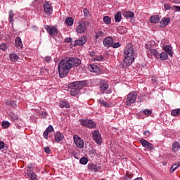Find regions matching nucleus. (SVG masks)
<instances>
[{
    "label": "nucleus",
    "mask_w": 180,
    "mask_h": 180,
    "mask_svg": "<svg viewBox=\"0 0 180 180\" xmlns=\"http://www.w3.org/2000/svg\"><path fill=\"white\" fill-rule=\"evenodd\" d=\"M80 64L81 60L74 57L66 58L60 60L58 66L59 77L60 78L67 77L72 68H75V67H78Z\"/></svg>",
    "instance_id": "obj_1"
},
{
    "label": "nucleus",
    "mask_w": 180,
    "mask_h": 180,
    "mask_svg": "<svg viewBox=\"0 0 180 180\" xmlns=\"http://www.w3.org/2000/svg\"><path fill=\"white\" fill-rule=\"evenodd\" d=\"M124 57L122 65L124 68H127V67H130L134 61V49H133L131 44H129L127 45L124 51Z\"/></svg>",
    "instance_id": "obj_2"
},
{
    "label": "nucleus",
    "mask_w": 180,
    "mask_h": 180,
    "mask_svg": "<svg viewBox=\"0 0 180 180\" xmlns=\"http://www.w3.org/2000/svg\"><path fill=\"white\" fill-rule=\"evenodd\" d=\"M86 85V81H82V82H74L70 84V95L72 96H76L79 94V91L84 88Z\"/></svg>",
    "instance_id": "obj_3"
},
{
    "label": "nucleus",
    "mask_w": 180,
    "mask_h": 180,
    "mask_svg": "<svg viewBox=\"0 0 180 180\" xmlns=\"http://www.w3.org/2000/svg\"><path fill=\"white\" fill-rule=\"evenodd\" d=\"M136 99H137V93L132 91L126 96L124 102L126 106H131L133 103H136Z\"/></svg>",
    "instance_id": "obj_4"
},
{
    "label": "nucleus",
    "mask_w": 180,
    "mask_h": 180,
    "mask_svg": "<svg viewBox=\"0 0 180 180\" xmlns=\"http://www.w3.org/2000/svg\"><path fill=\"white\" fill-rule=\"evenodd\" d=\"M89 26V22L85 20H82L79 22L78 26L76 27L77 33L82 34L86 32V27Z\"/></svg>",
    "instance_id": "obj_5"
},
{
    "label": "nucleus",
    "mask_w": 180,
    "mask_h": 180,
    "mask_svg": "<svg viewBox=\"0 0 180 180\" xmlns=\"http://www.w3.org/2000/svg\"><path fill=\"white\" fill-rule=\"evenodd\" d=\"M80 124L84 127H88V129H95L96 124L91 120H79Z\"/></svg>",
    "instance_id": "obj_6"
},
{
    "label": "nucleus",
    "mask_w": 180,
    "mask_h": 180,
    "mask_svg": "<svg viewBox=\"0 0 180 180\" xmlns=\"http://www.w3.org/2000/svg\"><path fill=\"white\" fill-rule=\"evenodd\" d=\"M44 29L46 30V32L51 36V37H54L55 36H57L58 34V29H57L54 26H50V25H45Z\"/></svg>",
    "instance_id": "obj_7"
},
{
    "label": "nucleus",
    "mask_w": 180,
    "mask_h": 180,
    "mask_svg": "<svg viewBox=\"0 0 180 180\" xmlns=\"http://www.w3.org/2000/svg\"><path fill=\"white\" fill-rule=\"evenodd\" d=\"M146 49L148 51V56L150 58V53L153 55V57H155V58H158L160 53H158V51H156L155 49H153L151 47V45L150 44H146Z\"/></svg>",
    "instance_id": "obj_8"
},
{
    "label": "nucleus",
    "mask_w": 180,
    "mask_h": 180,
    "mask_svg": "<svg viewBox=\"0 0 180 180\" xmlns=\"http://www.w3.org/2000/svg\"><path fill=\"white\" fill-rule=\"evenodd\" d=\"M140 143L141 146H143V147L145 148H147L148 151H153V150H154V145L147 141L146 139H141Z\"/></svg>",
    "instance_id": "obj_9"
},
{
    "label": "nucleus",
    "mask_w": 180,
    "mask_h": 180,
    "mask_svg": "<svg viewBox=\"0 0 180 180\" xmlns=\"http://www.w3.org/2000/svg\"><path fill=\"white\" fill-rule=\"evenodd\" d=\"M73 139L77 147L79 148H84V140L79 138L78 135H74Z\"/></svg>",
    "instance_id": "obj_10"
},
{
    "label": "nucleus",
    "mask_w": 180,
    "mask_h": 180,
    "mask_svg": "<svg viewBox=\"0 0 180 180\" xmlns=\"http://www.w3.org/2000/svg\"><path fill=\"white\" fill-rule=\"evenodd\" d=\"M44 11L46 13V15L50 16V15L53 13V6L49 4V2H45L44 4Z\"/></svg>",
    "instance_id": "obj_11"
},
{
    "label": "nucleus",
    "mask_w": 180,
    "mask_h": 180,
    "mask_svg": "<svg viewBox=\"0 0 180 180\" xmlns=\"http://www.w3.org/2000/svg\"><path fill=\"white\" fill-rule=\"evenodd\" d=\"M100 91L101 94H105V91H108L109 84L105 80H101L99 84Z\"/></svg>",
    "instance_id": "obj_12"
},
{
    "label": "nucleus",
    "mask_w": 180,
    "mask_h": 180,
    "mask_svg": "<svg viewBox=\"0 0 180 180\" xmlns=\"http://www.w3.org/2000/svg\"><path fill=\"white\" fill-rule=\"evenodd\" d=\"M93 139L98 144H102V136H101V134L99 131H94L93 133Z\"/></svg>",
    "instance_id": "obj_13"
},
{
    "label": "nucleus",
    "mask_w": 180,
    "mask_h": 180,
    "mask_svg": "<svg viewBox=\"0 0 180 180\" xmlns=\"http://www.w3.org/2000/svg\"><path fill=\"white\" fill-rule=\"evenodd\" d=\"M103 45L108 49L112 47L113 46V38L110 37H105L103 40Z\"/></svg>",
    "instance_id": "obj_14"
},
{
    "label": "nucleus",
    "mask_w": 180,
    "mask_h": 180,
    "mask_svg": "<svg viewBox=\"0 0 180 180\" xmlns=\"http://www.w3.org/2000/svg\"><path fill=\"white\" fill-rule=\"evenodd\" d=\"M85 43H86V37L83 36L79 39L75 41L74 46L77 47V46H84Z\"/></svg>",
    "instance_id": "obj_15"
},
{
    "label": "nucleus",
    "mask_w": 180,
    "mask_h": 180,
    "mask_svg": "<svg viewBox=\"0 0 180 180\" xmlns=\"http://www.w3.org/2000/svg\"><path fill=\"white\" fill-rule=\"evenodd\" d=\"M64 140V134L60 131H57L55 134V141L56 143H60V141Z\"/></svg>",
    "instance_id": "obj_16"
},
{
    "label": "nucleus",
    "mask_w": 180,
    "mask_h": 180,
    "mask_svg": "<svg viewBox=\"0 0 180 180\" xmlns=\"http://www.w3.org/2000/svg\"><path fill=\"white\" fill-rule=\"evenodd\" d=\"M89 169L91 171H93L94 172H98L99 169H101V167L94 163H89L88 165Z\"/></svg>",
    "instance_id": "obj_17"
},
{
    "label": "nucleus",
    "mask_w": 180,
    "mask_h": 180,
    "mask_svg": "<svg viewBox=\"0 0 180 180\" xmlns=\"http://www.w3.org/2000/svg\"><path fill=\"white\" fill-rule=\"evenodd\" d=\"M106 36V32L105 31L98 30L95 32L96 39H103Z\"/></svg>",
    "instance_id": "obj_18"
},
{
    "label": "nucleus",
    "mask_w": 180,
    "mask_h": 180,
    "mask_svg": "<svg viewBox=\"0 0 180 180\" xmlns=\"http://www.w3.org/2000/svg\"><path fill=\"white\" fill-rule=\"evenodd\" d=\"M15 47H17V49L23 48V44L22 43V39H20V37H16L15 40Z\"/></svg>",
    "instance_id": "obj_19"
},
{
    "label": "nucleus",
    "mask_w": 180,
    "mask_h": 180,
    "mask_svg": "<svg viewBox=\"0 0 180 180\" xmlns=\"http://www.w3.org/2000/svg\"><path fill=\"white\" fill-rule=\"evenodd\" d=\"M170 21L171 19L169 18H163L160 22V27H165V26H167Z\"/></svg>",
    "instance_id": "obj_20"
},
{
    "label": "nucleus",
    "mask_w": 180,
    "mask_h": 180,
    "mask_svg": "<svg viewBox=\"0 0 180 180\" xmlns=\"http://www.w3.org/2000/svg\"><path fill=\"white\" fill-rule=\"evenodd\" d=\"M163 50L165 53H167V54H169V56H170V57H172V47H171V46L167 45L164 46Z\"/></svg>",
    "instance_id": "obj_21"
},
{
    "label": "nucleus",
    "mask_w": 180,
    "mask_h": 180,
    "mask_svg": "<svg viewBox=\"0 0 180 180\" xmlns=\"http://www.w3.org/2000/svg\"><path fill=\"white\" fill-rule=\"evenodd\" d=\"M117 30L120 34H125V33H127V28H126V27L120 26L117 27Z\"/></svg>",
    "instance_id": "obj_22"
},
{
    "label": "nucleus",
    "mask_w": 180,
    "mask_h": 180,
    "mask_svg": "<svg viewBox=\"0 0 180 180\" xmlns=\"http://www.w3.org/2000/svg\"><path fill=\"white\" fill-rule=\"evenodd\" d=\"M65 23L68 26H72L74 25V18L72 17H68L65 19Z\"/></svg>",
    "instance_id": "obj_23"
},
{
    "label": "nucleus",
    "mask_w": 180,
    "mask_h": 180,
    "mask_svg": "<svg viewBox=\"0 0 180 180\" xmlns=\"http://www.w3.org/2000/svg\"><path fill=\"white\" fill-rule=\"evenodd\" d=\"M158 58H160L161 60H168V53L167 52H162L160 54L159 53Z\"/></svg>",
    "instance_id": "obj_24"
},
{
    "label": "nucleus",
    "mask_w": 180,
    "mask_h": 180,
    "mask_svg": "<svg viewBox=\"0 0 180 180\" xmlns=\"http://www.w3.org/2000/svg\"><path fill=\"white\" fill-rule=\"evenodd\" d=\"M14 16L15 13H13V11L11 10L8 13V20L10 23H13V22H15L13 20Z\"/></svg>",
    "instance_id": "obj_25"
},
{
    "label": "nucleus",
    "mask_w": 180,
    "mask_h": 180,
    "mask_svg": "<svg viewBox=\"0 0 180 180\" xmlns=\"http://www.w3.org/2000/svg\"><path fill=\"white\" fill-rule=\"evenodd\" d=\"M151 23H158L160 22V17L158 15H153L150 18Z\"/></svg>",
    "instance_id": "obj_26"
},
{
    "label": "nucleus",
    "mask_w": 180,
    "mask_h": 180,
    "mask_svg": "<svg viewBox=\"0 0 180 180\" xmlns=\"http://www.w3.org/2000/svg\"><path fill=\"white\" fill-rule=\"evenodd\" d=\"M179 148H180L179 143L174 142L172 145V151H174V153H176V151H179Z\"/></svg>",
    "instance_id": "obj_27"
},
{
    "label": "nucleus",
    "mask_w": 180,
    "mask_h": 180,
    "mask_svg": "<svg viewBox=\"0 0 180 180\" xmlns=\"http://www.w3.org/2000/svg\"><path fill=\"white\" fill-rule=\"evenodd\" d=\"M122 20V12L118 11L115 16V21L118 22Z\"/></svg>",
    "instance_id": "obj_28"
},
{
    "label": "nucleus",
    "mask_w": 180,
    "mask_h": 180,
    "mask_svg": "<svg viewBox=\"0 0 180 180\" xmlns=\"http://www.w3.org/2000/svg\"><path fill=\"white\" fill-rule=\"evenodd\" d=\"M123 15L124 18H133V16H134V13L131 11H124Z\"/></svg>",
    "instance_id": "obj_29"
},
{
    "label": "nucleus",
    "mask_w": 180,
    "mask_h": 180,
    "mask_svg": "<svg viewBox=\"0 0 180 180\" xmlns=\"http://www.w3.org/2000/svg\"><path fill=\"white\" fill-rule=\"evenodd\" d=\"M9 58L11 61L16 62L17 60H19V56L15 53H11L9 55Z\"/></svg>",
    "instance_id": "obj_30"
},
{
    "label": "nucleus",
    "mask_w": 180,
    "mask_h": 180,
    "mask_svg": "<svg viewBox=\"0 0 180 180\" xmlns=\"http://www.w3.org/2000/svg\"><path fill=\"white\" fill-rule=\"evenodd\" d=\"M90 70L92 72H99L100 68H99V67H98V66H96L95 65H91L90 66Z\"/></svg>",
    "instance_id": "obj_31"
},
{
    "label": "nucleus",
    "mask_w": 180,
    "mask_h": 180,
    "mask_svg": "<svg viewBox=\"0 0 180 180\" xmlns=\"http://www.w3.org/2000/svg\"><path fill=\"white\" fill-rule=\"evenodd\" d=\"M60 108H70V103L65 101H62L60 102Z\"/></svg>",
    "instance_id": "obj_32"
},
{
    "label": "nucleus",
    "mask_w": 180,
    "mask_h": 180,
    "mask_svg": "<svg viewBox=\"0 0 180 180\" xmlns=\"http://www.w3.org/2000/svg\"><path fill=\"white\" fill-rule=\"evenodd\" d=\"M100 105H101L102 106H104V108H110V104L106 103L105 101L103 100H100Z\"/></svg>",
    "instance_id": "obj_33"
},
{
    "label": "nucleus",
    "mask_w": 180,
    "mask_h": 180,
    "mask_svg": "<svg viewBox=\"0 0 180 180\" xmlns=\"http://www.w3.org/2000/svg\"><path fill=\"white\" fill-rule=\"evenodd\" d=\"M171 115L172 116H178V115H180V108L173 110Z\"/></svg>",
    "instance_id": "obj_34"
},
{
    "label": "nucleus",
    "mask_w": 180,
    "mask_h": 180,
    "mask_svg": "<svg viewBox=\"0 0 180 180\" xmlns=\"http://www.w3.org/2000/svg\"><path fill=\"white\" fill-rule=\"evenodd\" d=\"M80 164H82V165H86V164H88V158L83 157L79 160Z\"/></svg>",
    "instance_id": "obj_35"
},
{
    "label": "nucleus",
    "mask_w": 180,
    "mask_h": 180,
    "mask_svg": "<svg viewBox=\"0 0 180 180\" xmlns=\"http://www.w3.org/2000/svg\"><path fill=\"white\" fill-rule=\"evenodd\" d=\"M178 167H180L179 163L173 165L170 168V172H174L175 171V169H176V168H178Z\"/></svg>",
    "instance_id": "obj_36"
},
{
    "label": "nucleus",
    "mask_w": 180,
    "mask_h": 180,
    "mask_svg": "<svg viewBox=\"0 0 180 180\" xmlns=\"http://www.w3.org/2000/svg\"><path fill=\"white\" fill-rule=\"evenodd\" d=\"M103 22L106 23V25H110L112 20L108 16H105L103 18Z\"/></svg>",
    "instance_id": "obj_37"
},
{
    "label": "nucleus",
    "mask_w": 180,
    "mask_h": 180,
    "mask_svg": "<svg viewBox=\"0 0 180 180\" xmlns=\"http://www.w3.org/2000/svg\"><path fill=\"white\" fill-rule=\"evenodd\" d=\"M10 123L8 121H3L1 126L4 127V129H8V127H9L10 126Z\"/></svg>",
    "instance_id": "obj_38"
},
{
    "label": "nucleus",
    "mask_w": 180,
    "mask_h": 180,
    "mask_svg": "<svg viewBox=\"0 0 180 180\" xmlns=\"http://www.w3.org/2000/svg\"><path fill=\"white\" fill-rule=\"evenodd\" d=\"M0 50H2L3 51H6L8 50V46L5 44H1L0 45Z\"/></svg>",
    "instance_id": "obj_39"
},
{
    "label": "nucleus",
    "mask_w": 180,
    "mask_h": 180,
    "mask_svg": "<svg viewBox=\"0 0 180 180\" xmlns=\"http://www.w3.org/2000/svg\"><path fill=\"white\" fill-rule=\"evenodd\" d=\"M143 113H144V115H146V116H150V115L153 113V111H151L150 110H144L143 111Z\"/></svg>",
    "instance_id": "obj_40"
},
{
    "label": "nucleus",
    "mask_w": 180,
    "mask_h": 180,
    "mask_svg": "<svg viewBox=\"0 0 180 180\" xmlns=\"http://www.w3.org/2000/svg\"><path fill=\"white\" fill-rule=\"evenodd\" d=\"M94 61H102L103 60V56H98L95 58H94Z\"/></svg>",
    "instance_id": "obj_41"
},
{
    "label": "nucleus",
    "mask_w": 180,
    "mask_h": 180,
    "mask_svg": "<svg viewBox=\"0 0 180 180\" xmlns=\"http://www.w3.org/2000/svg\"><path fill=\"white\" fill-rule=\"evenodd\" d=\"M11 117L12 120H13L14 122H15V120H19V117H18V115H16L11 114Z\"/></svg>",
    "instance_id": "obj_42"
},
{
    "label": "nucleus",
    "mask_w": 180,
    "mask_h": 180,
    "mask_svg": "<svg viewBox=\"0 0 180 180\" xmlns=\"http://www.w3.org/2000/svg\"><path fill=\"white\" fill-rule=\"evenodd\" d=\"M46 130L49 133H53L54 131V128H53V126L49 125Z\"/></svg>",
    "instance_id": "obj_43"
},
{
    "label": "nucleus",
    "mask_w": 180,
    "mask_h": 180,
    "mask_svg": "<svg viewBox=\"0 0 180 180\" xmlns=\"http://www.w3.org/2000/svg\"><path fill=\"white\" fill-rule=\"evenodd\" d=\"M44 152L46 153V154H50V153H51V150L50 149V147L49 146H46L44 148Z\"/></svg>",
    "instance_id": "obj_44"
},
{
    "label": "nucleus",
    "mask_w": 180,
    "mask_h": 180,
    "mask_svg": "<svg viewBox=\"0 0 180 180\" xmlns=\"http://www.w3.org/2000/svg\"><path fill=\"white\" fill-rule=\"evenodd\" d=\"M111 47H113V49H117V47H120V43L117 42L113 44L112 43V46Z\"/></svg>",
    "instance_id": "obj_45"
},
{
    "label": "nucleus",
    "mask_w": 180,
    "mask_h": 180,
    "mask_svg": "<svg viewBox=\"0 0 180 180\" xmlns=\"http://www.w3.org/2000/svg\"><path fill=\"white\" fill-rule=\"evenodd\" d=\"M165 11H169V9H171V4H165L164 5Z\"/></svg>",
    "instance_id": "obj_46"
},
{
    "label": "nucleus",
    "mask_w": 180,
    "mask_h": 180,
    "mask_svg": "<svg viewBox=\"0 0 180 180\" xmlns=\"http://www.w3.org/2000/svg\"><path fill=\"white\" fill-rule=\"evenodd\" d=\"M49 131H46V129L45 130V131L44 132V139H46V140L49 139Z\"/></svg>",
    "instance_id": "obj_47"
},
{
    "label": "nucleus",
    "mask_w": 180,
    "mask_h": 180,
    "mask_svg": "<svg viewBox=\"0 0 180 180\" xmlns=\"http://www.w3.org/2000/svg\"><path fill=\"white\" fill-rule=\"evenodd\" d=\"M83 12H84V16L87 17L88 14L89 13V11L87 8H84Z\"/></svg>",
    "instance_id": "obj_48"
},
{
    "label": "nucleus",
    "mask_w": 180,
    "mask_h": 180,
    "mask_svg": "<svg viewBox=\"0 0 180 180\" xmlns=\"http://www.w3.org/2000/svg\"><path fill=\"white\" fill-rule=\"evenodd\" d=\"M45 61H46V63H50V61H51V57L50 56L45 57Z\"/></svg>",
    "instance_id": "obj_49"
},
{
    "label": "nucleus",
    "mask_w": 180,
    "mask_h": 180,
    "mask_svg": "<svg viewBox=\"0 0 180 180\" xmlns=\"http://www.w3.org/2000/svg\"><path fill=\"white\" fill-rule=\"evenodd\" d=\"M143 134L144 136H147V137H150V131H145L143 132Z\"/></svg>",
    "instance_id": "obj_50"
},
{
    "label": "nucleus",
    "mask_w": 180,
    "mask_h": 180,
    "mask_svg": "<svg viewBox=\"0 0 180 180\" xmlns=\"http://www.w3.org/2000/svg\"><path fill=\"white\" fill-rule=\"evenodd\" d=\"M5 147V143L4 141H0V150H2Z\"/></svg>",
    "instance_id": "obj_51"
},
{
    "label": "nucleus",
    "mask_w": 180,
    "mask_h": 180,
    "mask_svg": "<svg viewBox=\"0 0 180 180\" xmlns=\"http://www.w3.org/2000/svg\"><path fill=\"white\" fill-rule=\"evenodd\" d=\"M65 43H71L72 41V39L71 38H66L65 39Z\"/></svg>",
    "instance_id": "obj_52"
},
{
    "label": "nucleus",
    "mask_w": 180,
    "mask_h": 180,
    "mask_svg": "<svg viewBox=\"0 0 180 180\" xmlns=\"http://www.w3.org/2000/svg\"><path fill=\"white\" fill-rule=\"evenodd\" d=\"M46 116H47V112H42V113H41V117H42L43 119H44V118L46 117Z\"/></svg>",
    "instance_id": "obj_53"
},
{
    "label": "nucleus",
    "mask_w": 180,
    "mask_h": 180,
    "mask_svg": "<svg viewBox=\"0 0 180 180\" xmlns=\"http://www.w3.org/2000/svg\"><path fill=\"white\" fill-rule=\"evenodd\" d=\"M155 82H157V78L153 77V78H152V83H153V84H155Z\"/></svg>",
    "instance_id": "obj_54"
},
{
    "label": "nucleus",
    "mask_w": 180,
    "mask_h": 180,
    "mask_svg": "<svg viewBox=\"0 0 180 180\" xmlns=\"http://www.w3.org/2000/svg\"><path fill=\"white\" fill-rule=\"evenodd\" d=\"M90 57H95V52L94 51L90 52Z\"/></svg>",
    "instance_id": "obj_55"
},
{
    "label": "nucleus",
    "mask_w": 180,
    "mask_h": 180,
    "mask_svg": "<svg viewBox=\"0 0 180 180\" xmlns=\"http://www.w3.org/2000/svg\"><path fill=\"white\" fill-rule=\"evenodd\" d=\"M176 11H177V12H180V6H176Z\"/></svg>",
    "instance_id": "obj_56"
},
{
    "label": "nucleus",
    "mask_w": 180,
    "mask_h": 180,
    "mask_svg": "<svg viewBox=\"0 0 180 180\" xmlns=\"http://www.w3.org/2000/svg\"><path fill=\"white\" fill-rule=\"evenodd\" d=\"M1 39H2V37H1V34H0V40H1Z\"/></svg>",
    "instance_id": "obj_57"
}]
</instances>
